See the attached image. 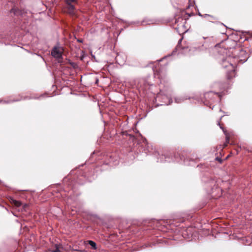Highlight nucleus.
<instances>
[{"mask_svg": "<svg viewBox=\"0 0 252 252\" xmlns=\"http://www.w3.org/2000/svg\"><path fill=\"white\" fill-rule=\"evenodd\" d=\"M226 58L222 60L221 65L224 68L227 69V74L228 79L235 76V67L237 65L236 62L232 60V57L228 51H226Z\"/></svg>", "mask_w": 252, "mask_h": 252, "instance_id": "f257e3e1", "label": "nucleus"}, {"mask_svg": "<svg viewBox=\"0 0 252 252\" xmlns=\"http://www.w3.org/2000/svg\"><path fill=\"white\" fill-rule=\"evenodd\" d=\"M228 52L231 55L232 60L238 63H243L246 62L248 58L249 55L246 51L241 48L236 49H230Z\"/></svg>", "mask_w": 252, "mask_h": 252, "instance_id": "f03ea898", "label": "nucleus"}, {"mask_svg": "<svg viewBox=\"0 0 252 252\" xmlns=\"http://www.w3.org/2000/svg\"><path fill=\"white\" fill-rule=\"evenodd\" d=\"M62 48L59 46H55L52 50L51 55L56 59H62Z\"/></svg>", "mask_w": 252, "mask_h": 252, "instance_id": "7ed1b4c3", "label": "nucleus"}, {"mask_svg": "<svg viewBox=\"0 0 252 252\" xmlns=\"http://www.w3.org/2000/svg\"><path fill=\"white\" fill-rule=\"evenodd\" d=\"M157 97L158 99H163L164 100L163 101V102L164 103L165 105H168L169 104H170L172 102V100L171 97H168L167 96H162L160 94L158 95Z\"/></svg>", "mask_w": 252, "mask_h": 252, "instance_id": "20e7f679", "label": "nucleus"}, {"mask_svg": "<svg viewBox=\"0 0 252 252\" xmlns=\"http://www.w3.org/2000/svg\"><path fill=\"white\" fill-rule=\"evenodd\" d=\"M190 99V97L186 96H177L175 98V101L177 103H180L183 102L184 100L186 99Z\"/></svg>", "mask_w": 252, "mask_h": 252, "instance_id": "39448f33", "label": "nucleus"}, {"mask_svg": "<svg viewBox=\"0 0 252 252\" xmlns=\"http://www.w3.org/2000/svg\"><path fill=\"white\" fill-rule=\"evenodd\" d=\"M214 95H215V96L218 95L219 97L220 96V95L218 93H215L213 92H208L205 94V97L208 98L210 96H213Z\"/></svg>", "mask_w": 252, "mask_h": 252, "instance_id": "423d86ee", "label": "nucleus"}, {"mask_svg": "<svg viewBox=\"0 0 252 252\" xmlns=\"http://www.w3.org/2000/svg\"><path fill=\"white\" fill-rule=\"evenodd\" d=\"M11 202L16 207H20L22 205L21 202L13 199H11Z\"/></svg>", "mask_w": 252, "mask_h": 252, "instance_id": "0eeeda50", "label": "nucleus"}, {"mask_svg": "<svg viewBox=\"0 0 252 252\" xmlns=\"http://www.w3.org/2000/svg\"><path fill=\"white\" fill-rule=\"evenodd\" d=\"M88 243L94 250H96L97 249L96 244L94 242L90 240L89 241Z\"/></svg>", "mask_w": 252, "mask_h": 252, "instance_id": "6e6552de", "label": "nucleus"}, {"mask_svg": "<svg viewBox=\"0 0 252 252\" xmlns=\"http://www.w3.org/2000/svg\"><path fill=\"white\" fill-rule=\"evenodd\" d=\"M77 0H65L66 3L67 4H70L73 2H76Z\"/></svg>", "mask_w": 252, "mask_h": 252, "instance_id": "1a4fd4ad", "label": "nucleus"}, {"mask_svg": "<svg viewBox=\"0 0 252 252\" xmlns=\"http://www.w3.org/2000/svg\"><path fill=\"white\" fill-rule=\"evenodd\" d=\"M67 4L68 5V9L69 10H74V6L73 4H72L71 3Z\"/></svg>", "mask_w": 252, "mask_h": 252, "instance_id": "9d476101", "label": "nucleus"}, {"mask_svg": "<svg viewBox=\"0 0 252 252\" xmlns=\"http://www.w3.org/2000/svg\"><path fill=\"white\" fill-rule=\"evenodd\" d=\"M207 17H210L212 18L213 19H215V18H214L213 16H211L210 15L207 14H204V15H203V16H202V17H204V18H206Z\"/></svg>", "mask_w": 252, "mask_h": 252, "instance_id": "9b49d317", "label": "nucleus"}, {"mask_svg": "<svg viewBox=\"0 0 252 252\" xmlns=\"http://www.w3.org/2000/svg\"><path fill=\"white\" fill-rule=\"evenodd\" d=\"M52 252H61L60 250H59V248L56 246V249L55 250L52 251Z\"/></svg>", "mask_w": 252, "mask_h": 252, "instance_id": "f8f14e48", "label": "nucleus"}, {"mask_svg": "<svg viewBox=\"0 0 252 252\" xmlns=\"http://www.w3.org/2000/svg\"><path fill=\"white\" fill-rule=\"evenodd\" d=\"M11 11H12V12H13V13H14L15 14H18V11H17L16 9H14V8H12V9H11Z\"/></svg>", "mask_w": 252, "mask_h": 252, "instance_id": "ddd939ff", "label": "nucleus"}, {"mask_svg": "<svg viewBox=\"0 0 252 252\" xmlns=\"http://www.w3.org/2000/svg\"><path fill=\"white\" fill-rule=\"evenodd\" d=\"M18 100H9V101H3V102L4 103H10L11 102H13V101H17Z\"/></svg>", "mask_w": 252, "mask_h": 252, "instance_id": "4468645a", "label": "nucleus"}, {"mask_svg": "<svg viewBox=\"0 0 252 252\" xmlns=\"http://www.w3.org/2000/svg\"><path fill=\"white\" fill-rule=\"evenodd\" d=\"M216 160H218V161H220V162H221V158H219V157H216Z\"/></svg>", "mask_w": 252, "mask_h": 252, "instance_id": "2eb2a0df", "label": "nucleus"}, {"mask_svg": "<svg viewBox=\"0 0 252 252\" xmlns=\"http://www.w3.org/2000/svg\"><path fill=\"white\" fill-rule=\"evenodd\" d=\"M27 207H28V205H27V204H24V205H23V209H24V210H26V208H27Z\"/></svg>", "mask_w": 252, "mask_h": 252, "instance_id": "dca6fc26", "label": "nucleus"}, {"mask_svg": "<svg viewBox=\"0 0 252 252\" xmlns=\"http://www.w3.org/2000/svg\"><path fill=\"white\" fill-rule=\"evenodd\" d=\"M226 140L227 143L229 142V138L227 136H226Z\"/></svg>", "mask_w": 252, "mask_h": 252, "instance_id": "f3484780", "label": "nucleus"}, {"mask_svg": "<svg viewBox=\"0 0 252 252\" xmlns=\"http://www.w3.org/2000/svg\"><path fill=\"white\" fill-rule=\"evenodd\" d=\"M218 125H219V126H220V128H221L222 129H223L222 127H221V126H220V121H218Z\"/></svg>", "mask_w": 252, "mask_h": 252, "instance_id": "a211bd4d", "label": "nucleus"}, {"mask_svg": "<svg viewBox=\"0 0 252 252\" xmlns=\"http://www.w3.org/2000/svg\"><path fill=\"white\" fill-rule=\"evenodd\" d=\"M198 14L200 17H202L203 16V15H202L200 12H198Z\"/></svg>", "mask_w": 252, "mask_h": 252, "instance_id": "6ab92c4d", "label": "nucleus"}, {"mask_svg": "<svg viewBox=\"0 0 252 252\" xmlns=\"http://www.w3.org/2000/svg\"><path fill=\"white\" fill-rule=\"evenodd\" d=\"M160 162H163V160H162V159H160Z\"/></svg>", "mask_w": 252, "mask_h": 252, "instance_id": "aec40b11", "label": "nucleus"}, {"mask_svg": "<svg viewBox=\"0 0 252 252\" xmlns=\"http://www.w3.org/2000/svg\"><path fill=\"white\" fill-rule=\"evenodd\" d=\"M3 101L1 99H0V103H1V102H2Z\"/></svg>", "mask_w": 252, "mask_h": 252, "instance_id": "412c9836", "label": "nucleus"}, {"mask_svg": "<svg viewBox=\"0 0 252 252\" xmlns=\"http://www.w3.org/2000/svg\"><path fill=\"white\" fill-rule=\"evenodd\" d=\"M78 41L80 42H82V40H78Z\"/></svg>", "mask_w": 252, "mask_h": 252, "instance_id": "4be33fe9", "label": "nucleus"}, {"mask_svg": "<svg viewBox=\"0 0 252 252\" xmlns=\"http://www.w3.org/2000/svg\"><path fill=\"white\" fill-rule=\"evenodd\" d=\"M223 132L225 133V131L223 129Z\"/></svg>", "mask_w": 252, "mask_h": 252, "instance_id": "5701e85b", "label": "nucleus"}, {"mask_svg": "<svg viewBox=\"0 0 252 252\" xmlns=\"http://www.w3.org/2000/svg\"><path fill=\"white\" fill-rule=\"evenodd\" d=\"M181 19L182 21H184V19H183L181 18Z\"/></svg>", "mask_w": 252, "mask_h": 252, "instance_id": "b1692460", "label": "nucleus"}]
</instances>
